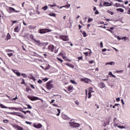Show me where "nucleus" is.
I'll list each match as a JSON object with an SVG mask.
<instances>
[{"instance_id":"obj_1","label":"nucleus","mask_w":130,"mask_h":130,"mask_svg":"<svg viewBox=\"0 0 130 130\" xmlns=\"http://www.w3.org/2000/svg\"><path fill=\"white\" fill-rule=\"evenodd\" d=\"M35 42L37 43V44L38 45V46H44L43 49H45V47L48 45V43H42L40 42V41H37L36 40H34Z\"/></svg>"},{"instance_id":"obj_2","label":"nucleus","mask_w":130,"mask_h":130,"mask_svg":"<svg viewBox=\"0 0 130 130\" xmlns=\"http://www.w3.org/2000/svg\"><path fill=\"white\" fill-rule=\"evenodd\" d=\"M0 107H1L2 108H6L7 109H11V110H16V111L19 110V109H23L21 108H20L19 109V108H16V107H6L2 104H0Z\"/></svg>"},{"instance_id":"obj_3","label":"nucleus","mask_w":130,"mask_h":130,"mask_svg":"<svg viewBox=\"0 0 130 130\" xmlns=\"http://www.w3.org/2000/svg\"><path fill=\"white\" fill-rule=\"evenodd\" d=\"M27 98L29 99L31 101H36V100H41L42 101H43V100L37 97V96H30L28 95Z\"/></svg>"},{"instance_id":"obj_4","label":"nucleus","mask_w":130,"mask_h":130,"mask_svg":"<svg viewBox=\"0 0 130 130\" xmlns=\"http://www.w3.org/2000/svg\"><path fill=\"white\" fill-rule=\"evenodd\" d=\"M51 83H53V80H50L46 83V88L48 90H50L53 88V84H51Z\"/></svg>"},{"instance_id":"obj_5","label":"nucleus","mask_w":130,"mask_h":130,"mask_svg":"<svg viewBox=\"0 0 130 130\" xmlns=\"http://www.w3.org/2000/svg\"><path fill=\"white\" fill-rule=\"evenodd\" d=\"M69 124L72 127H79L80 126V124L74 122V120H71Z\"/></svg>"},{"instance_id":"obj_6","label":"nucleus","mask_w":130,"mask_h":130,"mask_svg":"<svg viewBox=\"0 0 130 130\" xmlns=\"http://www.w3.org/2000/svg\"><path fill=\"white\" fill-rule=\"evenodd\" d=\"M47 32H51V30L47 28L41 29L39 30V33L40 34H45V33H47Z\"/></svg>"},{"instance_id":"obj_7","label":"nucleus","mask_w":130,"mask_h":130,"mask_svg":"<svg viewBox=\"0 0 130 130\" xmlns=\"http://www.w3.org/2000/svg\"><path fill=\"white\" fill-rule=\"evenodd\" d=\"M7 11L11 14L12 13H20V11H17L15 10V8L12 7H9Z\"/></svg>"},{"instance_id":"obj_8","label":"nucleus","mask_w":130,"mask_h":130,"mask_svg":"<svg viewBox=\"0 0 130 130\" xmlns=\"http://www.w3.org/2000/svg\"><path fill=\"white\" fill-rule=\"evenodd\" d=\"M111 119V118L110 117H108V118L106 119V121L104 122V124H103V126H104V127H106V125H109Z\"/></svg>"},{"instance_id":"obj_9","label":"nucleus","mask_w":130,"mask_h":130,"mask_svg":"<svg viewBox=\"0 0 130 130\" xmlns=\"http://www.w3.org/2000/svg\"><path fill=\"white\" fill-rule=\"evenodd\" d=\"M81 81L82 82H85V83H87V84L90 82H92V80H90L89 78H85L84 79H81Z\"/></svg>"},{"instance_id":"obj_10","label":"nucleus","mask_w":130,"mask_h":130,"mask_svg":"<svg viewBox=\"0 0 130 130\" xmlns=\"http://www.w3.org/2000/svg\"><path fill=\"white\" fill-rule=\"evenodd\" d=\"M60 37L63 41H69V38L67 36H60Z\"/></svg>"},{"instance_id":"obj_11","label":"nucleus","mask_w":130,"mask_h":130,"mask_svg":"<svg viewBox=\"0 0 130 130\" xmlns=\"http://www.w3.org/2000/svg\"><path fill=\"white\" fill-rule=\"evenodd\" d=\"M99 87L101 88V89H103L106 87V85L103 82H100L98 84Z\"/></svg>"},{"instance_id":"obj_12","label":"nucleus","mask_w":130,"mask_h":130,"mask_svg":"<svg viewBox=\"0 0 130 130\" xmlns=\"http://www.w3.org/2000/svg\"><path fill=\"white\" fill-rule=\"evenodd\" d=\"M7 114H12V115H16L17 116H18L19 114H20V113L19 112H6Z\"/></svg>"},{"instance_id":"obj_13","label":"nucleus","mask_w":130,"mask_h":130,"mask_svg":"<svg viewBox=\"0 0 130 130\" xmlns=\"http://www.w3.org/2000/svg\"><path fill=\"white\" fill-rule=\"evenodd\" d=\"M34 127H35L36 128H41V127H42V124L41 123L38 124H34Z\"/></svg>"},{"instance_id":"obj_14","label":"nucleus","mask_w":130,"mask_h":130,"mask_svg":"<svg viewBox=\"0 0 130 130\" xmlns=\"http://www.w3.org/2000/svg\"><path fill=\"white\" fill-rule=\"evenodd\" d=\"M48 49L49 50H50L52 52H53V50L54 49V46H53V45H49L48 46Z\"/></svg>"},{"instance_id":"obj_15","label":"nucleus","mask_w":130,"mask_h":130,"mask_svg":"<svg viewBox=\"0 0 130 130\" xmlns=\"http://www.w3.org/2000/svg\"><path fill=\"white\" fill-rule=\"evenodd\" d=\"M61 117L63 118V119H65L66 120H70V119H71L70 117L66 115H62Z\"/></svg>"},{"instance_id":"obj_16","label":"nucleus","mask_w":130,"mask_h":130,"mask_svg":"<svg viewBox=\"0 0 130 130\" xmlns=\"http://www.w3.org/2000/svg\"><path fill=\"white\" fill-rule=\"evenodd\" d=\"M14 127H15V128H17V130H24V128L19 125H15L13 126Z\"/></svg>"},{"instance_id":"obj_17","label":"nucleus","mask_w":130,"mask_h":130,"mask_svg":"<svg viewBox=\"0 0 130 130\" xmlns=\"http://www.w3.org/2000/svg\"><path fill=\"white\" fill-rule=\"evenodd\" d=\"M29 76H27V77L29 78V79H30V80H32L34 82H35V81H36V79H35V77H34V76H33L32 74H29Z\"/></svg>"},{"instance_id":"obj_18","label":"nucleus","mask_w":130,"mask_h":130,"mask_svg":"<svg viewBox=\"0 0 130 130\" xmlns=\"http://www.w3.org/2000/svg\"><path fill=\"white\" fill-rule=\"evenodd\" d=\"M107 64H110V66H114L115 64V62L114 61H111L106 63V66H107Z\"/></svg>"},{"instance_id":"obj_19","label":"nucleus","mask_w":130,"mask_h":130,"mask_svg":"<svg viewBox=\"0 0 130 130\" xmlns=\"http://www.w3.org/2000/svg\"><path fill=\"white\" fill-rule=\"evenodd\" d=\"M66 66H68V67H69L70 68H71L72 69H74V68L75 67V66H74V65H73V64H71L70 63H67Z\"/></svg>"},{"instance_id":"obj_20","label":"nucleus","mask_w":130,"mask_h":130,"mask_svg":"<svg viewBox=\"0 0 130 130\" xmlns=\"http://www.w3.org/2000/svg\"><path fill=\"white\" fill-rule=\"evenodd\" d=\"M114 29V27H111L110 28V29H107V30L109 31L111 33H113V31H112V30H113Z\"/></svg>"},{"instance_id":"obj_21","label":"nucleus","mask_w":130,"mask_h":130,"mask_svg":"<svg viewBox=\"0 0 130 130\" xmlns=\"http://www.w3.org/2000/svg\"><path fill=\"white\" fill-rule=\"evenodd\" d=\"M117 12H120V13H123L124 12V10L122 8H118L117 9Z\"/></svg>"},{"instance_id":"obj_22","label":"nucleus","mask_w":130,"mask_h":130,"mask_svg":"<svg viewBox=\"0 0 130 130\" xmlns=\"http://www.w3.org/2000/svg\"><path fill=\"white\" fill-rule=\"evenodd\" d=\"M19 27H20V25L16 26V27L14 28L15 32H19Z\"/></svg>"},{"instance_id":"obj_23","label":"nucleus","mask_w":130,"mask_h":130,"mask_svg":"<svg viewBox=\"0 0 130 130\" xmlns=\"http://www.w3.org/2000/svg\"><path fill=\"white\" fill-rule=\"evenodd\" d=\"M109 2H104V6H105L106 7H109Z\"/></svg>"},{"instance_id":"obj_24","label":"nucleus","mask_w":130,"mask_h":130,"mask_svg":"<svg viewBox=\"0 0 130 130\" xmlns=\"http://www.w3.org/2000/svg\"><path fill=\"white\" fill-rule=\"evenodd\" d=\"M48 15L51 17H56V14L55 13H49Z\"/></svg>"},{"instance_id":"obj_25","label":"nucleus","mask_w":130,"mask_h":130,"mask_svg":"<svg viewBox=\"0 0 130 130\" xmlns=\"http://www.w3.org/2000/svg\"><path fill=\"white\" fill-rule=\"evenodd\" d=\"M88 99L91 98V97L92 96V94H91V90H89L88 93Z\"/></svg>"},{"instance_id":"obj_26","label":"nucleus","mask_w":130,"mask_h":130,"mask_svg":"<svg viewBox=\"0 0 130 130\" xmlns=\"http://www.w3.org/2000/svg\"><path fill=\"white\" fill-rule=\"evenodd\" d=\"M70 82L72 83V84H73L74 85H77V83L75 81V80H70Z\"/></svg>"},{"instance_id":"obj_27","label":"nucleus","mask_w":130,"mask_h":130,"mask_svg":"<svg viewBox=\"0 0 130 130\" xmlns=\"http://www.w3.org/2000/svg\"><path fill=\"white\" fill-rule=\"evenodd\" d=\"M21 76H22V77H23V78H27V77H28V76H27L26 74H24V73H22L21 74Z\"/></svg>"},{"instance_id":"obj_28","label":"nucleus","mask_w":130,"mask_h":130,"mask_svg":"<svg viewBox=\"0 0 130 130\" xmlns=\"http://www.w3.org/2000/svg\"><path fill=\"white\" fill-rule=\"evenodd\" d=\"M107 13H108V14H110V15H111L112 16H113V15L114 14V12L108 10L107 11Z\"/></svg>"},{"instance_id":"obj_29","label":"nucleus","mask_w":130,"mask_h":130,"mask_svg":"<svg viewBox=\"0 0 130 130\" xmlns=\"http://www.w3.org/2000/svg\"><path fill=\"white\" fill-rule=\"evenodd\" d=\"M68 90L69 91H72V90H73V86L70 85V86H68Z\"/></svg>"},{"instance_id":"obj_30","label":"nucleus","mask_w":130,"mask_h":130,"mask_svg":"<svg viewBox=\"0 0 130 130\" xmlns=\"http://www.w3.org/2000/svg\"><path fill=\"white\" fill-rule=\"evenodd\" d=\"M7 40H9V39H11V35H10L9 33L7 34Z\"/></svg>"},{"instance_id":"obj_31","label":"nucleus","mask_w":130,"mask_h":130,"mask_svg":"<svg viewBox=\"0 0 130 130\" xmlns=\"http://www.w3.org/2000/svg\"><path fill=\"white\" fill-rule=\"evenodd\" d=\"M42 10H44V11H46V10H47V9H48V7L47 6H45L43 7H42Z\"/></svg>"},{"instance_id":"obj_32","label":"nucleus","mask_w":130,"mask_h":130,"mask_svg":"<svg viewBox=\"0 0 130 130\" xmlns=\"http://www.w3.org/2000/svg\"><path fill=\"white\" fill-rule=\"evenodd\" d=\"M68 5L63 6V8H70L71 7V5L69 4L68 2H67Z\"/></svg>"},{"instance_id":"obj_33","label":"nucleus","mask_w":130,"mask_h":130,"mask_svg":"<svg viewBox=\"0 0 130 130\" xmlns=\"http://www.w3.org/2000/svg\"><path fill=\"white\" fill-rule=\"evenodd\" d=\"M48 7H51V8H52L53 7H57V5H56V4H54V5L49 4Z\"/></svg>"},{"instance_id":"obj_34","label":"nucleus","mask_w":130,"mask_h":130,"mask_svg":"<svg viewBox=\"0 0 130 130\" xmlns=\"http://www.w3.org/2000/svg\"><path fill=\"white\" fill-rule=\"evenodd\" d=\"M82 35H83V37H87V33H86V31H83V32H82Z\"/></svg>"},{"instance_id":"obj_35","label":"nucleus","mask_w":130,"mask_h":130,"mask_svg":"<svg viewBox=\"0 0 130 130\" xmlns=\"http://www.w3.org/2000/svg\"><path fill=\"white\" fill-rule=\"evenodd\" d=\"M15 75H16V76H18V77H20V76H21V73L18 72L17 70V72H15Z\"/></svg>"},{"instance_id":"obj_36","label":"nucleus","mask_w":130,"mask_h":130,"mask_svg":"<svg viewBox=\"0 0 130 130\" xmlns=\"http://www.w3.org/2000/svg\"><path fill=\"white\" fill-rule=\"evenodd\" d=\"M117 127H119V128H125V127L123 125H117Z\"/></svg>"},{"instance_id":"obj_37","label":"nucleus","mask_w":130,"mask_h":130,"mask_svg":"<svg viewBox=\"0 0 130 130\" xmlns=\"http://www.w3.org/2000/svg\"><path fill=\"white\" fill-rule=\"evenodd\" d=\"M124 41H126V40H127V38H126V37H122V40H123Z\"/></svg>"},{"instance_id":"obj_38","label":"nucleus","mask_w":130,"mask_h":130,"mask_svg":"<svg viewBox=\"0 0 130 130\" xmlns=\"http://www.w3.org/2000/svg\"><path fill=\"white\" fill-rule=\"evenodd\" d=\"M115 37L118 39V40H122V38H120L118 36H116Z\"/></svg>"},{"instance_id":"obj_39","label":"nucleus","mask_w":130,"mask_h":130,"mask_svg":"<svg viewBox=\"0 0 130 130\" xmlns=\"http://www.w3.org/2000/svg\"><path fill=\"white\" fill-rule=\"evenodd\" d=\"M22 82H21V85H25V80L24 79H22Z\"/></svg>"},{"instance_id":"obj_40","label":"nucleus","mask_w":130,"mask_h":130,"mask_svg":"<svg viewBox=\"0 0 130 130\" xmlns=\"http://www.w3.org/2000/svg\"><path fill=\"white\" fill-rule=\"evenodd\" d=\"M92 21H93V19L90 18L88 19V21H87L88 23H90V22H92Z\"/></svg>"},{"instance_id":"obj_41","label":"nucleus","mask_w":130,"mask_h":130,"mask_svg":"<svg viewBox=\"0 0 130 130\" xmlns=\"http://www.w3.org/2000/svg\"><path fill=\"white\" fill-rule=\"evenodd\" d=\"M27 106V109H32V107L30 105H26Z\"/></svg>"},{"instance_id":"obj_42","label":"nucleus","mask_w":130,"mask_h":130,"mask_svg":"<svg viewBox=\"0 0 130 130\" xmlns=\"http://www.w3.org/2000/svg\"><path fill=\"white\" fill-rule=\"evenodd\" d=\"M30 38H31V39L32 40H34H34H36V39H35L34 38V36H33V35H30Z\"/></svg>"},{"instance_id":"obj_43","label":"nucleus","mask_w":130,"mask_h":130,"mask_svg":"<svg viewBox=\"0 0 130 130\" xmlns=\"http://www.w3.org/2000/svg\"><path fill=\"white\" fill-rule=\"evenodd\" d=\"M12 26H13L14 24H15V23H18V21L17 20H13L12 21Z\"/></svg>"},{"instance_id":"obj_44","label":"nucleus","mask_w":130,"mask_h":130,"mask_svg":"<svg viewBox=\"0 0 130 130\" xmlns=\"http://www.w3.org/2000/svg\"><path fill=\"white\" fill-rule=\"evenodd\" d=\"M120 5V4H117V3H116L114 6V7H116V8H118L119 7V5Z\"/></svg>"},{"instance_id":"obj_45","label":"nucleus","mask_w":130,"mask_h":130,"mask_svg":"<svg viewBox=\"0 0 130 130\" xmlns=\"http://www.w3.org/2000/svg\"><path fill=\"white\" fill-rule=\"evenodd\" d=\"M9 120L8 119H5L4 120H3V122H4V123H8V122H9Z\"/></svg>"},{"instance_id":"obj_46","label":"nucleus","mask_w":130,"mask_h":130,"mask_svg":"<svg viewBox=\"0 0 130 130\" xmlns=\"http://www.w3.org/2000/svg\"><path fill=\"white\" fill-rule=\"evenodd\" d=\"M12 51H14V50L10 49L6 50V52H12Z\"/></svg>"},{"instance_id":"obj_47","label":"nucleus","mask_w":130,"mask_h":130,"mask_svg":"<svg viewBox=\"0 0 130 130\" xmlns=\"http://www.w3.org/2000/svg\"><path fill=\"white\" fill-rule=\"evenodd\" d=\"M42 80H43V81H44V82H47V81H48V78L46 77V78L43 79Z\"/></svg>"},{"instance_id":"obj_48","label":"nucleus","mask_w":130,"mask_h":130,"mask_svg":"<svg viewBox=\"0 0 130 130\" xmlns=\"http://www.w3.org/2000/svg\"><path fill=\"white\" fill-rule=\"evenodd\" d=\"M26 91H27V92H29V91H31V89L30 88V87H27V88H26Z\"/></svg>"},{"instance_id":"obj_49","label":"nucleus","mask_w":130,"mask_h":130,"mask_svg":"<svg viewBox=\"0 0 130 130\" xmlns=\"http://www.w3.org/2000/svg\"><path fill=\"white\" fill-rule=\"evenodd\" d=\"M25 123H26L27 124H29V125L32 124V122H29V121H25Z\"/></svg>"},{"instance_id":"obj_50","label":"nucleus","mask_w":130,"mask_h":130,"mask_svg":"<svg viewBox=\"0 0 130 130\" xmlns=\"http://www.w3.org/2000/svg\"><path fill=\"white\" fill-rule=\"evenodd\" d=\"M100 45L101 48H103V43L102 42H101Z\"/></svg>"},{"instance_id":"obj_51","label":"nucleus","mask_w":130,"mask_h":130,"mask_svg":"<svg viewBox=\"0 0 130 130\" xmlns=\"http://www.w3.org/2000/svg\"><path fill=\"white\" fill-rule=\"evenodd\" d=\"M42 80H41V79H39V80L38 81V83L39 84H42Z\"/></svg>"},{"instance_id":"obj_52","label":"nucleus","mask_w":130,"mask_h":130,"mask_svg":"<svg viewBox=\"0 0 130 130\" xmlns=\"http://www.w3.org/2000/svg\"><path fill=\"white\" fill-rule=\"evenodd\" d=\"M57 60H58L59 61H60V62L62 63L63 60H62V59L59 58H57Z\"/></svg>"},{"instance_id":"obj_53","label":"nucleus","mask_w":130,"mask_h":130,"mask_svg":"<svg viewBox=\"0 0 130 130\" xmlns=\"http://www.w3.org/2000/svg\"><path fill=\"white\" fill-rule=\"evenodd\" d=\"M18 116H19V117H21V118H24V117H25V116L20 115V114H18Z\"/></svg>"},{"instance_id":"obj_54","label":"nucleus","mask_w":130,"mask_h":130,"mask_svg":"<svg viewBox=\"0 0 130 130\" xmlns=\"http://www.w3.org/2000/svg\"><path fill=\"white\" fill-rule=\"evenodd\" d=\"M7 54H8V56H10V57H11V56H13V53H8Z\"/></svg>"},{"instance_id":"obj_55","label":"nucleus","mask_w":130,"mask_h":130,"mask_svg":"<svg viewBox=\"0 0 130 130\" xmlns=\"http://www.w3.org/2000/svg\"><path fill=\"white\" fill-rule=\"evenodd\" d=\"M84 54H85V56H88L89 53L88 52H86L84 53Z\"/></svg>"},{"instance_id":"obj_56","label":"nucleus","mask_w":130,"mask_h":130,"mask_svg":"<svg viewBox=\"0 0 130 130\" xmlns=\"http://www.w3.org/2000/svg\"><path fill=\"white\" fill-rule=\"evenodd\" d=\"M94 14H95V15H99V11H98V10H96Z\"/></svg>"},{"instance_id":"obj_57","label":"nucleus","mask_w":130,"mask_h":130,"mask_svg":"<svg viewBox=\"0 0 130 130\" xmlns=\"http://www.w3.org/2000/svg\"><path fill=\"white\" fill-rule=\"evenodd\" d=\"M30 86L31 88H32V89H35V87L32 84H30Z\"/></svg>"},{"instance_id":"obj_58","label":"nucleus","mask_w":130,"mask_h":130,"mask_svg":"<svg viewBox=\"0 0 130 130\" xmlns=\"http://www.w3.org/2000/svg\"><path fill=\"white\" fill-rule=\"evenodd\" d=\"M116 101H117V102H119V101H120V98H118L116 99Z\"/></svg>"},{"instance_id":"obj_59","label":"nucleus","mask_w":130,"mask_h":130,"mask_svg":"<svg viewBox=\"0 0 130 130\" xmlns=\"http://www.w3.org/2000/svg\"><path fill=\"white\" fill-rule=\"evenodd\" d=\"M94 60H91L89 61V63H90V64H92V63H94Z\"/></svg>"},{"instance_id":"obj_60","label":"nucleus","mask_w":130,"mask_h":130,"mask_svg":"<svg viewBox=\"0 0 130 130\" xmlns=\"http://www.w3.org/2000/svg\"><path fill=\"white\" fill-rule=\"evenodd\" d=\"M52 105H53V106H54L55 107H59V106H57V104H53Z\"/></svg>"},{"instance_id":"obj_61","label":"nucleus","mask_w":130,"mask_h":130,"mask_svg":"<svg viewBox=\"0 0 130 130\" xmlns=\"http://www.w3.org/2000/svg\"><path fill=\"white\" fill-rule=\"evenodd\" d=\"M78 59H79V60H81L82 59H83V56H80L78 58Z\"/></svg>"},{"instance_id":"obj_62","label":"nucleus","mask_w":130,"mask_h":130,"mask_svg":"<svg viewBox=\"0 0 130 130\" xmlns=\"http://www.w3.org/2000/svg\"><path fill=\"white\" fill-rule=\"evenodd\" d=\"M75 104H76V105H79L80 103L78 101H75Z\"/></svg>"},{"instance_id":"obj_63","label":"nucleus","mask_w":130,"mask_h":130,"mask_svg":"<svg viewBox=\"0 0 130 130\" xmlns=\"http://www.w3.org/2000/svg\"><path fill=\"white\" fill-rule=\"evenodd\" d=\"M17 99H18L17 95H16V96L15 98H13L12 100H14V101H15V100H17Z\"/></svg>"},{"instance_id":"obj_64","label":"nucleus","mask_w":130,"mask_h":130,"mask_svg":"<svg viewBox=\"0 0 130 130\" xmlns=\"http://www.w3.org/2000/svg\"><path fill=\"white\" fill-rule=\"evenodd\" d=\"M121 102L122 104H123V105H124V102L123 101V99L121 100Z\"/></svg>"}]
</instances>
